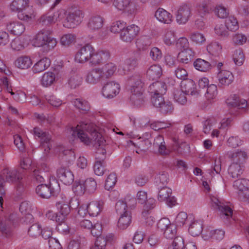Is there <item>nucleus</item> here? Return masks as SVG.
Wrapping results in <instances>:
<instances>
[{
    "label": "nucleus",
    "mask_w": 249,
    "mask_h": 249,
    "mask_svg": "<svg viewBox=\"0 0 249 249\" xmlns=\"http://www.w3.org/2000/svg\"><path fill=\"white\" fill-rule=\"evenodd\" d=\"M72 135L77 136V139L80 140L81 142L86 145L90 143L98 144L99 147L96 152V159L97 157H104V160L106 158V150L102 147L106 141L102 135L96 130L94 125L91 123L86 122H80L76 127V131H73Z\"/></svg>",
    "instance_id": "f257e3e1"
},
{
    "label": "nucleus",
    "mask_w": 249,
    "mask_h": 249,
    "mask_svg": "<svg viewBox=\"0 0 249 249\" xmlns=\"http://www.w3.org/2000/svg\"><path fill=\"white\" fill-rule=\"evenodd\" d=\"M29 0H14L10 7L13 12L18 13L19 19L29 22L34 18V10L29 6Z\"/></svg>",
    "instance_id": "f03ea898"
},
{
    "label": "nucleus",
    "mask_w": 249,
    "mask_h": 249,
    "mask_svg": "<svg viewBox=\"0 0 249 249\" xmlns=\"http://www.w3.org/2000/svg\"><path fill=\"white\" fill-rule=\"evenodd\" d=\"M83 18L84 13L80 8L72 5L67 11L63 21V26L67 28H74L81 23Z\"/></svg>",
    "instance_id": "7ed1b4c3"
},
{
    "label": "nucleus",
    "mask_w": 249,
    "mask_h": 249,
    "mask_svg": "<svg viewBox=\"0 0 249 249\" xmlns=\"http://www.w3.org/2000/svg\"><path fill=\"white\" fill-rule=\"evenodd\" d=\"M60 191V187L58 182L53 179L49 184L41 183L36 189V193L42 198L48 199L52 196H56Z\"/></svg>",
    "instance_id": "20e7f679"
},
{
    "label": "nucleus",
    "mask_w": 249,
    "mask_h": 249,
    "mask_svg": "<svg viewBox=\"0 0 249 249\" xmlns=\"http://www.w3.org/2000/svg\"><path fill=\"white\" fill-rule=\"evenodd\" d=\"M34 43L37 47H42L44 52H48L56 45L57 41L47 31H40L36 36Z\"/></svg>",
    "instance_id": "39448f33"
},
{
    "label": "nucleus",
    "mask_w": 249,
    "mask_h": 249,
    "mask_svg": "<svg viewBox=\"0 0 249 249\" xmlns=\"http://www.w3.org/2000/svg\"><path fill=\"white\" fill-rule=\"evenodd\" d=\"M210 205L213 210H218L220 212L221 218L229 220L230 223L231 222V220H234L232 218L233 212L232 209L229 206L226 205L220 201L216 197L212 196L211 197Z\"/></svg>",
    "instance_id": "423d86ee"
},
{
    "label": "nucleus",
    "mask_w": 249,
    "mask_h": 249,
    "mask_svg": "<svg viewBox=\"0 0 249 249\" xmlns=\"http://www.w3.org/2000/svg\"><path fill=\"white\" fill-rule=\"evenodd\" d=\"M22 179L21 174L17 170H9L7 168L4 169L0 174V195L5 194L3 186L4 182H17Z\"/></svg>",
    "instance_id": "0eeeda50"
},
{
    "label": "nucleus",
    "mask_w": 249,
    "mask_h": 249,
    "mask_svg": "<svg viewBox=\"0 0 249 249\" xmlns=\"http://www.w3.org/2000/svg\"><path fill=\"white\" fill-rule=\"evenodd\" d=\"M17 221V216L15 213L10 214L8 218H0V231L4 236L8 237L12 235Z\"/></svg>",
    "instance_id": "6e6552de"
},
{
    "label": "nucleus",
    "mask_w": 249,
    "mask_h": 249,
    "mask_svg": "<svg viewBox=\"0 0 249 249\" xmlns=\"http://www.w3.org/2000/svg\"><path fill=\"white\" fill-rule=\"evenodd\" d=\"M144 83L139 75L135 74L128 77L125 82V88L132 93L140 94L144 91Z\"/></svg>",
    "instance_id": "1a4fd4ad"
},
{
    "label": "nucleus",
    "mask_w": 249,
    "mask_h": 249,
    "mask_svg": "<svg viewBox=\"0 0 249 249\" xmlns=\"http://www.w3.org/2000/svg\"><path fill=\"white\" fill-rule=\"evenodd\" d=\"M120 90L119 84L114 81H111L104 84L102 89V92L105 97L112 99L119 93Z\"/></svg>",
    "instance_id": "9d476101"
},
{
    "label": "nucleus",
    "mask_w": 249,
    "mask_h": 249,
    "mask_svg": "<svg viewBox=\"0 0 249 249\" xmlns=\"http://www.w3.org/2000/svg\"><path fill=\"white\" fill-rule=\"evenodd\" d=\"M94 48L89 44H86L76 53L75 59L79 63H84L90 60L92 54L94 53Z\"/></svg>",
    "instance_id": "9b49d317"
},
{
    "label": "nucleus",
    "mask_w": 249,
    "mask_h": 249,
    "mask_svg": "<svg viewBox=\"0 0 249 249\" xmlns=\"http://www.w3.org/2000/svg\"><path fill=\"white\" fill-rule=\"evenodd\" d=\"M57 177L64 184L69 185L74 181V175L68 167L61 164L57 170Z\"/></svg>",
    "instance_id": "f8f14e48"
},
{
    "label": "nucleus",
    "mask_w": 249,
    "mask_h": 249,
    "mask_svg": "<svg viewBox=\"0 0 249 249\" xmlns=\"http://www.w3.org/2000/svg\"><path fill=\"white\" fill-rule=\"evenodd\" d=\"M137 205V200L130 194L125 196V218L128 221L125 222V228L129 226L132 222V210H134Z\"/></svg>",
    "instance_id": "ddd939ff"
},
{
    "label": "nucleus",
    "mask_w": 249,
    "mask_h": 249,
    "mask_svg": "<svg viewBox=\"0 0 249 249\" xmlns=\"http://www.w3.org/2000/svg\"><path fill=\"white\" fill-rule=\"evenodd\" d=\"M180 84L181 89L182 90L185 94L197 96L201 93V90L196 89L195 82L192 79H187L185 80H183Z\"/></svg>",
    "instance_id": "4468645a"
},
{
    "label": "nucleus",
    "mask_w": 249,
    "mask_h": 249,
    "mask_svg": "<svg viewBox=\"0 0 249 249\" xmlns=\"http://www.w3.org/2000/svg\"><path fill=\"white\" fill-rule=\"evenodd\" d=\"M231 101L227 102L229 106H231L233 110L239 111V113L245 111L248 107L247 101L245 99H241L236 94L231 96Z\"/></svg>",
    "instance_id": "2eb2a0df"
},
{
    "label": "nucleus",
    "mask_w": 249,
    "mask_h": 249,
    "mask_svg": "<svg viewBox=\"0 0 249 249\" xmlns=\"http://www.w3.org/2000/svg\"><path fill=\"white\" fill-rule=\"evenodd\" d=\"M110 57L108 51L101 50L96 52L94 51L90 60V63L93 65H101L106 63Z\"/></svg>",
    "instance_id": "dca6fc26"
},
{
    "label": "nucleus",
    "mask_w": 249,
    "mask_h": 249,
    "mask_svg": "<svg viewBox=\"0 0 249 249\" xmlns=\"http://www.w3.org/2000/svg\"><path fill=\"white\" fill-rule=\"evenodd\" d=\"M103 72L100 68H94L91 70L88 73L86 81L90 84H95L106 81Z\"/></svg>",
    "instance_id": "f3484780"
},
{
    "label": "nucleus",
    "mask_w": 249,
    "mask_h": 249,
    "mask_svg": "<svg viewBox=\"0 0 249 249\" xmlns=\"http://www.w3.org/2000/svg\"><path fill=\"white\" fill-rule=\"evenodd\" d=\"M158 194V199L160 201H166L169 206L175 205L176 200L174 197H171L172 190L168 187L160 188Z\"/></svg>",
    "instance_id": "a211bd4d"
},
{
    "label": "nucleus",
    "mask_w": 249,
    "mask_h": 249,
    "mask_svg": "<svg viewBox=\"0 0 249 249\" xmlns=\"http://www.w3.org/2000/svg\"><path fill=\"white\" fill-rule=\"evenodd\" d=\"M72 202V200H70L66 196H62L56 201L55 206L61 215L67 216L70 213Z\"/></svg>",
    "instance_id": "6ab92c4d"
},
{
    "label": "nucleus",
    "mask_w": 249,
    "mask_h": 249,
    "mask_svg": "<svg viewBox=\"0 0 249 249\" xmlns=\"http://www.w3.org/2000/svg\"><path fill=\"white\" fill-rule=\"evenodd\" d=\"M191 12L190 7L186 4L181 5L178 10L176 20L179 24L186 23L191 16Z\"/></svg>",
    "instance_id": "aec40b11"
},
{
    "label": "nucleus",
    "mask_w": 249,
    "mask_h": 249,
    "mask_svg": "<svg viewBox=\"0 0 249 249\" xmlns=\"http://www.w3.org/2000/svg\"><path fill=\"white\" fill-rule=\"evenodd\" d=\"M104 19L100 15H93L89 18L88 27L92 31L98 30L104 25Z\"/></svg>",
    "instance_id": "412c9836"
},
{
    "label": "nucleus",
    "mask_w": 249,
    "mask_h": 249,
    "mask_svg": "<svg viewBox=\"0 0 249 249\" xmlns=\"http://www.w3.org/2000/svg\"><path fill=\"white\" fill-rule=\"evenodd\" d=\"M217 78L221 86H229L234 80L232 73L228 71H220L217 74Z\"/></svg>",
    "instance_id": "4be33fe9"
},
{
    "label": "nucleus",
    "mask_w": 249,
    "mask_h": 249,
    "mask_svg": "<svg viewBox=\"0 0 249 249\" xmlns=\"http://www.w3.org/2000/svg\"><path fill=\"white\" fill-rule=\"evenodd\" d=\"M114 235L112 233H109L105 237L100 235L97 237L94 247H97L98 249H105L107 245L112 243Z\"/></svg>",
    "instance_id": "5701e85b"
},
{
    "label": "nucleus",
    "mask_w": 249,
    "mask_h": 249,
    "mask_svg": "<svg viewBox=\"0 0 249 249\" xmlns=\"http://www.w3.org/2000/svg\"><path fill=\"white\" fill-rule=\"evenodd\" d=\"M153 145L155 148L158 149L160 155H168L170 150L166 148L164 138L161 135H158L154 139Z\"/></svg>",
    "instance_id": "b1692460"
},
{
    "label": "nucleus",
    "mask_w": 249,
    "mask_h": 249,
    "mask_svg": "<svg viewBox=\"0 0 249 249\" xmlns=\"http://www.w3.org/2000/svg\"><path fill=\"white\" fill-rule=\"evenodd\" d=\"M148 90L151 94H164L166 91V86L164 82L156 80L155 82L150 84Z\"/></svg>",
    "instance_id": "393cba45"
},
{
    "label": "nucleus",
    "mask_w": 249,
    "mask_h": 249,
    "mask_svg": "<svg viewBox=\"0 0 249 249\" xmlns=\"http://www.w3.org/2000/svg\"><path fill=\"white\" fill-rule=\"evenodd\" d=\"M103 207V203L102 201H93L87 205V211L89 214L93 216H97Z\"/></svg>",
    "instance_id": "a878e982"
},
{
    "label": "nucleus",
    "mask_w": 249,
    "mask_h": 249,
    "mask_svg": "<svg viewBox=\"0 0 249 249\" xmlns=\"http://www.w3.org/2000/svg\"><path fill=\"white\" fill-rule=\"evenodd\" d=\"M169 178L167 173L162 172L157 175L155 178L154 185L157 189L167 187Z\"/></svg>",
    "instance_id": "bb28decb"
},
{
    "label": "nucleus",
    "mask_w": 249,
    "mask_h": 249,
    "mask_svg": "<svg viewBox=\"0 0 249 249\" xmlns=\"http://www.w3.org/2000/svg\"><path fill=\"white\" fill-rule=\"evenodd\" d=\"M162 69L158 65H152L147 71L146 75L149 80H158L162 74Z\"/></svg>",
    "instance_id": "cd10ccee"
},
{
    "label": "nucleus",
    "mask_w": 249,
    "mask_h": 249,
    "mask_svg": "<svg viewBox=\"0 0 249 249\" xmlns=\"http://www.w3.org/2000/svg\"><path fill=\"white\" fill-rule=\"evenodd\" d=\"M214 8V6L211 2L205 1L198 5L197 10L199 15L201 17H204L211 13Z\"/></svg>",
    "instance_id": "c85d7f7f"
},
{
    "label": "nucleus",
    "mask_w": 249,
    "mask_h": 249,
    "mask_svg": "<svg viewBox=\"0 0 249 249\" xmlns=\"http://www.w3.org/2000/svg\"><path fill=\"white\" fill-rule=\"evenodd\" d=\"M33 131L34 135L40 139L41 144L46 143L49 150H50L51 148L49 145V143L51 140L50 135L48 133L43 132L41 129L38 127H35Z\"/></svg>",
    "instance_id": "c756f323"
},
{
    "label": "nucleus",
    "mask_w": 249,
    "mask_h": 249,
    "mask_svg": "<svg viewBox=\"0 0 249 249\" xmlns=\"http://www.w3.org/2000/svg\"><path fill=\"white\" fill-rule=\"evenodd\" d=\"M229 157L232 160V163L239 164L241 165H243L248 158L246 152L239 150L232 153Z\"/></svg>",
    "instance_id": "7c9ffc66"
},
{
    "label": "nucleus",
    "mask_w": 249,
    "mask_h": 249,
    "mask_svg": "<svg viewBox=\"0 0 249 249\" xmlns=\"http://www.w3.org/2000/svg\"><path fill=\"white\" fill-rule=\"evenodd\" d=\"M104 157H97V160L94 165V171L97 176H102L108 171L106 168V163L104 160Z\"/></svg>",
    "instance_id": "2f4dec72"
},
{
    "label": "nucleus",
    "mask_w": 249,
    "mask_h": 249,
    "mask_svg": "<svg viewBox=\"0 0 249 249\" xmlns=\"http://www.w3.org/2000/svg\"><path fill=\"white\" fill-rule=\"evenodd\" d=\"M155 16L158 20L164 23L169 24L172 21L171 15L162 8H159L156 11Z\"/></svg>",
    "instance_id": "473e14b6"
},
{
    "label": "nucleus",
    "mask_w": 249,
    "mask_h": 249,
    "mask_svg": "<svg viewBox=\"0 0 249 249\" xmlns=\"http://www.w3.org/2000/svg\"><path fill=\"white\" fill-rule=\"evenodd\" d=\"M50 64V59L47 57H44L35 64L32 70L34 73H39L47 69Z\"/></svg>",
    "instance_id": "72a5a7b5"
},
{
    "label": "nucleus",
    "mask_w": 249,
    "mask_h": 249,
    "mask_svg": "<svg viewBox=\"0 0 249 249\" xmlns=\"http://www.w3.org/2000/svg\"><path fill=\"white\" fill-rule=\"evenodd\" d=\"M243 165L232 163L228 169V173L232 178H238L243 173Z\"/></svg>",
    "instance_id": "f704fd0d"
},
{
    "label": "nucleus",
    "mask_w": 249,
    "mask_h": 249,
    "mask_svg": "<svg viewBox=\"0 0 249 249\" xmlns=\"http://www.w3.org/2000/svg\"><path fill=\"white\" fill-rule=\"evenodd\" d=\"M7 28L11 34L17 36L20 35L25 30L24 25L19 22H9Z\"/></svg>",
    "instance_id": "c9c22d12"
},
{
    "label": "nucleus",
    "mask_w": 249,
    "mask_h": 249,
    "mask_svg": "<svg viewBox=\"0 0 249 249\" xmlns=\"http://www.w3.org/2000/svg\"><path fill=\"white\" fill-rule=\"evenodd\" d=\"M194 53L191 50H183L178 55V60L183 64H189L193 60Z\"/></svg>",
    "instance_id": "e433bc0d"
},
{
    "label": "nucleus",
    "mask_w": 249,
    "mask_h": 249,
    "mask_svg": "<svg viewBox=\"0 0 249 249\" xmlns=\"http://www.w3.org/2000/svg\"><path fill=\"white\" fill-rule=\"evenodd\" d=\"M139 31V28L135 24H132L125 28V42H131L136 36Z\"/></svg>",
    "instance_id": "4c0bfd02"
},
{
    "label": "nucleus",
    "mask_w": 249,
    "mask_h": 249,
    "mask_svg": "<svg viewBox=\"0 0 249 249\" xmlns=\"http://www.w3.org/2000/svg\"><path fill=\"white\" fill-rule=\"evenodd\" d=\"M189 232L193 236H197L199 235L202 231V222L201 221H195L190 225Z\"/></svg>",
    "instance_id": "58836bf2"
},
{
    "label": "nucleus",
    "mask_w": 249,
    "mask_h": 249,
    "mask_svg": "<svg viewBox=\"0 0 249 249\" xmlns=\"http://www.w3.org/2000/svg\"><path fill=\"white\" fill-rule=\"evenodd\" d=\"M103 72V75L106 80L111 77L116 70V65L111 62L107 63L102 68H100Z\"/></svg>",
    "instance_id": "ea45409f"
},
{
    "label": "nucleus",
    "mask_w": 249,
    "mask_h": 249,
    "mask_svg": "<svg viewBox=\"0 0 249 249\" xmlns=\"http://www.w3.org/2000/svg\"><path fill=\"white\" fill-rule=\"evenodd\" d=\"M124 29V24L123 21L118 20L113 22L110 27V30L114 34L120 33V38L124 40V33L123 31Z\"/></svg>",
    "instance_id": "a19ab883"
},
{
    "label": "nucleus",
    "mask_w": 249,
    "mask_h": 249,
    "mask_svg": "<svg viewBox=\"0 0 249 249\" xmlns=\"http://www.w3.org/2000/svg\"><path fill=\"white\" fill-rule=\"evenodd\" d=\"M137 13V5L133 0H125V14L130 19L134 17Z\"/></svg>",
    "instance_id": "79ce46f5"
},
{
    "label": "nucleus",
    "mask_w": 249,
    "mask_h": 249,
    "mask_svg": "<svg viewBox=\"0 0 249 249\" xmlns=\"http://www.w3.org/2000/svg\"><path fill=\"white\" fill-rule=\"evenodd\" d=\"M143 92H142L140 94L138 93H132L129 98L130 102L136 107H141L143 105L146 101V98L143 95Z\"/></svg>",
    "instance_id": "37998d69"
},
{
    "label": "nucleus",
    "mask_w": 249,
    "mask_h": 249,
    "mask_svg": "<svg viewBox=\"0 0 249 249\" xmlns=\"http://www.w3.org/2000/svg\"><path fill=\"white\" fill-rule=\"evenodd\" d=\"M233 187L239 190V192H243L249 188V180L246 178L235 180L233 184Z\"/></svg>",
    "instance_id": "c03bdc74"
},
{
    "label": "nucleus",
    "mask_w": 249,
    "mask_h": 249,
    "mask_svg": "<svg viewBox=\"0 0 249 249\" xmlns=\"http://www.w3.org/2000/svg\"><path fill=\"white\" fill-rule=\"evenodd\" d=\"M74 106L83 113H87L90 109V106L88 101L82 99H75L73 101Z\"/></svg>",
    "instance_id": "a18cd8bd"
},
{
    "label": "nucleus",
    "mask_w": 249,
    "mask_h": 249,
    "mask_svg": "<svg viewBox=\"0 0 249 249\" xmlns=\"http://www.w3.org/2000/svg\"><path fill=\"white\" fill-rule=\"evenodd\" d=\"M193 64L196 70L206 72L211 69V65L209 64V62L201 58L197 59L194 61Z\"/></svg>",
    "instance_id": "49530a36"
},
{
    "label": "nucleus",
    "mask_w": 249,
    "mask_h": 249,
    "mask_svg": "<svg viewBox=\"0 0 249 249\" xmlns=\"http://www.w3.org/2000/svg\"><path fill=\"white\" fill-rule=\"evenodd\" d=\"M15 65L20 69H27L31 66L32 61L28 56H21L16 60Z\"/></svg>",
    "instance_id": "de8ad7c7"
},
{
    "label": "nucleus",
    "mask_w": 249,
    "mask_h": 249,
    "mask_svg": "<svg viewBox=\"0 0 249 249\" xmlns=\"http://www.w3.org/2000/svg\"><path fill=\"white\" fill-rule=\"evenodd\" d=\"M225 26L228 30L231 31H235L239 28L236 18L231 16L229 17L226 19Z\"/></svg>",
    "instance_id": "09e8293b"
},
{
    "label": "nucleus",
    "mask_w": 249,
    "mask_h": 249,
    "mask_svg": "<svg viewBox=\"0 0 249 249\" xmlns=\"http://www.w3.org/2000/svg\"><path fill=\"white\" fill-rule=\"evenodd\" d=\"M72 191L75 195L82 196L86 192L83 180L75 181L72 186Z\"/></svg>",
    "instance_id": "8fccbe9b"
},
{
    "label": "nucleus",
    "mask_w": 249,
    "mask_h": 249,
    "mask_svg": "<svg viewBox=\"0 0 249 249\" xmlns=\"http://www.w3.org/2000/svg\"><path fill=\"white\" fill-rule=\"evenodd\" d=\"M55 80V75L52 72L45 73L42 77L41 83L44 87H48L53 84Z\"/></svg>",
    "instance_id": "3c124183"
},
{
    "label": "nucleus",
    "mask_w": 249,
    "mask_h": 249,
    "mask_svg": "<svg viewBox=\"0 0 249 249\" xmlns=\"http://www.w3.org/2000/svg\"><path fill=\"white\" fill-rule=\"evenodd\" d=\"M247 41V36L241 33H236L232 35V42L235 46H241Z\"/></svg>",
    "instance_id": "603ef678"
},
{
    "label": "nucleus",
    "mask_w": 249,
    "mask_h": 249,
    "mask_svg": "<svg viewBox=\"0 0 249 249\" xmlns=\"http://www.w3.org/2000/svg\"><path fill=\"white\" fill-rule=\"evenodd\" d=\"M186 94L181 89H176L174 92L175 100L181 105H185L187 103Z\"/></svg>",
    "instance_id": "864d4df0"
},
{
    "label": "nucleus",
    "mask_w": 249,
    "mask_h": 249,
    "mask_svg": "<svg viewBox=\"0 0 249 249\" xmlns=\"http://www.w3.org/2000/svg\"><path fill=\"white\" fill-rule=\"evenodd\" d=\"M86 191L89 193H93L97 188V183L94 179L89 178L84 181Z\"/></svg>",
    "instance_id": "5fc2aeb1"
},
{
    "label": "nucleus",
    "mask_w": 249,
    "mask_h": 249,
    "mask_svg": "<svg viewBox=\"0 0 249 249\" xmlns=\"http://www.w3.org/2000/svg\"><path fill=\"white\" fill-rule=\"evenodd\" d=\"M46 172L40 169H35L33 173V178L34 180L38 183H43L45 182V178H48L46 176Z\"/></svg>",
    "instance_id": "6e6d98bb"
},
{
    "label": "nucleus",
    "mask_w": 249,
    "mask_h": 249,
    "mask_svg": "<svg viewBox=\"0 0 249 249\" xmlns=\"http://www.w3.org/2000/svg\"><path fill=\"white\" fill-rule=\"evenodd\" d=\"M117 181V176L115 173H110L107 177L105 184V188L107 190L111 189Z\"/></svg>",
    "instance_id": "4d7b16f0"
},
{
    "label": "nucleus",
    "mask_w": 249,
    "mask_h": 249,
    "mask_svg": "<svg viewBox=\"0 0 249 249\" xmlns=\"http://www.w3.org/2000/svg\"><path fill=\"white\" fill-rule=\"evenodd\" d=\"M82 82V78L78 74L71 75L68 80V84L71 89H76L81 84Z\"/></svg>",
    "instance_id": "13d9d810"
},
{
    "label": "nucleus",
    "mask_w": 249,
    "mask_h": 249,
    "mask_svg": "<svg viewBox=\"0 0 249 249\" xmlns=\"http://www.w3.org/2000/svg\"><path fill=\"white\" fill-rule=\"evenodd\" d=\"M185 246L183 238L178 236L174 238L172 246L168 249H184Z\"/></svg>",
    "instance_id": "bf43d9fd"
},
{
    "label": "nucleus",
    "mask_w": 249,
    "mask_h": 249,
    "mask_svg": "<svg viewBox=\"0 0 249 249\" xmlns=\"http://www.w3.org/2000/svg\"><path fill=\"white\" fill-rule=\"evenodd\" d=\"M213 10L215 14L219 18H227L229 14V10L226 7L221 5L216 6Z\"/></svg>",
    "instance_id": "052dcab7"
},
{
    "label": "nucleus",
    "mask_w": 249,
    "mask_h": 249,
    "mask_svg": "<svg viewBox=\"0 0 249 249\" xmlns=\"http://www.w3.org/2000/svg\"><path fill=\"white\" fill-rule=\"evenodd\" d=\"M137 66L138 59L136 57L133 56L125 60V71H133Z\"/></svg>",
    "instance_id": "680f3d73"
},
{
    "label": "nucleus",
    "mask_w": 249,
    "mask_h": 249,
    "mask_svg": "<svg viewBox=\"0 0 249 249\" xmlns=\"http://www.w3.org/2000/svg\"><path fill=\"white\" fill-rule=\"evenodd\" d=\"M217 94V86L214 84L209 85L207 88L205 95L208 100L214 99Z\"/></svg>",
    "instance_id": "e2e57ef3"
},
{
    "label": "nucleus",
    "mask_w": 249,
    "mask_h": 249,
    "mask_svg": "<svg viewBox=\"0 0 249 249\" xmlns=\"http://www.w3.org/2000/svg\"><path fill=\"white\" fill-rule=\"evenodd\" d=\"M151 44L150 38L147 36H142L137 39V46L139 49L145 50Z\"/></svg>",
    "instance_id": "0e129e2a"
},
{
    "label": "nucleus",
    "mask_w": 249,
    "mask_h": 249,
    "mask_svg": "<svg viewBox=\"0 0 249 249\" xmlns=\"http://www.w3.org/2000/svg\"><path fill=\"white\" fill-rule=\"evenodd\" d=\"M159 108L160 111L164 114H171L174 109L173 105L169 101H164Z\"/></svg>",
    "instance_id": "69168bd1"
},
{
    "label": "nucleus",
    "mask_w": 249,
    "mask_h": 249,
    "mask_svg": "<svg viewBox=\"0 0 249 249\" xmlns=\"http://www.w3.org/2000/svg\"><path fill=\"white\" fill-rule=\"evenodd\" d=\"M41 227L40 225L36 223L33 224L28 229V234L33 237H36L41 234Z\"/></svg>",
    "instance_id": "338daca9"
},
{
    "label": "nucleus",
    "mask_w": 249,
    "mask_h": 249,
    "mask_svg": "<svg viewBox=\"0 0 249 249\" xmlns=\"http://www.w3.org/2000/svg\"><path fill=\"white\" fill-rule=\"evenodd\" d=\"M177 233L176 227L174 224H171L163 231L164 237L167 239H173Z\"/></svg>",
    "instance_id": "774afa93"
}]
</instances>
